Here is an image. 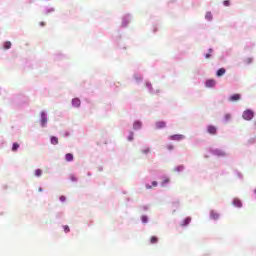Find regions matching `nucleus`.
<instances>
[{
  "label": "nucleus",
  "instance_id": "nucleus-1",
  "mask_svg": "<svg viewBox=\"0 0 256 256\" xmlns=\"http://www.w3.org/2000/svg\"><path fill=\"white\" fill-rule=\"evenodd\" d=\"M242 117H243V119H245V121H251V119H253V117H255V113H253L252 110H245L243 112Z\"/></svg>",
  "mask_w": 256,
  "mask_h": 256
},
{
  "label": "nucleus",
  "instance_id": "nucleus-2",
  "mask_svg": "<svg viewBox=\"0 0 256 256\" xmlns=\"http://www.w3.org/2000/svg\"><path fill=\"white\" fill-rule=\"evenodd\" d=\"M171 141H182V139H185V136L183 134H175L169 137Z\"/></svg>",
  "mask_w": 256,
  "mask_h": 256
},
{
  "label": "nucleus",
  "instance_id": "nucleus-3",
  "mask_svg": "<svg viewBox=\"0 0 256 256\" xmlns=\"http://www.w3.org/2000/svg\"><path fill=\"white\" fill-rule=\"evenodd\" d=\"M207 132L209 133V135H217V127L209 125L207 127Z\"/></svg>",
  "mask_w": 256,
  "mask_h": 256
},
{
  "label": "nucleus",
  "instance_id": "nucleus-4",
  "mask_svg": "<svg viewBox=\"0 0 256 256\" xmlns=\"http://www.w3.org/2000/svg\"><path fill=\"white\" fill-rule=\"evenodd\" d=\"M241 100V94H234L229 97V101L232 103H235V101H240Z\"/></svg>",
  "mask_w": 256,
  "mask_h": 256
},
{
  "label": "nucleus",
  "instance_id": "nucleus-5",
  "mask_svg": "<svg viewBox=\"0 0 256 256\" xmlns=\"http://www.w3.org/2000/svg\"><path fill=\"white\" fill-rule=\"evenodd\" d=\"M41 123L43 127H45V125L47 124V115L45 114V112L41 113Z\"/></svg>",
  "mask_w": 256,
  "mask_h": 256
},
{
  "label": "nucleus",
  "instance_id": "nucleus-6",
  "mask_svg": "<svg viewBox=\"0 0 256 256\" xmlns=\"http://www.w3.org/2000/svg\"><path fill=\"white\" fill-rule=\"evenodd\" d=\"M167 124L163 121L156 122V129H165Z\"/></svg>",
  "mask_w": 256,
  "mask_h": 256
},
{
  "label": "nucleus",
  "instance_id": "nucleus-7",
  "mask_svg": "<svg viewBox=\"0 0 256 256\" xmlns=\"http://www.w3.org/2000/svg\"><path fill=\"white\" fill-rule=\"evenodd\" d=\"M73 107H80L81 106V100L79 98H74L72 100Z\"/></svg>",
  "mask_w": 256,
  "mask_h": 256
},
{
  "label": "nucleus",
  "instance_id": "nucleus-8",
  "mask_svg": "<svg viewBox=\"0 0 256 256\" xmlns=\"http://www.w3.org/2000/svg\"><path fill=\"white\" fill-rule=\"evenodd\" d=\"M189 223H191V217L185 218L181 223V227H186V225H189Z\"/></svg>",
  "mask_w": 256,
  "mask_h": 256
},
{
  "label": "nucleus",
  "instance_id": "nucleus-9",
  "mask_svg": "<svg viewBox=\"0 0 256 256\" xmlns=\"http://www.w3.org/2000/svg\"><path fill=\"white\" fill-rule=\"evenodd\" d=\"M215 84H216L215 80H207L206 81V87H209V88L215 87Z\"/></svg>",
  "mask_w": 256,
  "mask_h": 256
},
{
  "label": "nucleus",
  "instance_id": "nucleus-10",
  "mask_svg": "<svg viewBox=\"0 0 256 256\" xmlns=\"http://www.w3.org/2000/svg\"><path fill=\"white\" fill-rule=\"evenodd\" d=\"M226 71L225 68H220L216 73L217 77H223V74L226 73Z\"/></svg>",
  "mask_w": 256,
  "mask_h": 256
},
{
  "label": "nucleus",
  "instance_id": "nucleus-11",
  "mask_svg": "<svg viewBox=\"0 0 256 256\" xmlns=\"http://www.w3.org/2000/svg\"><path fill=\"white\" fill-rule=\"evenodd\" d=\"M233 205H234V207H241L243 204L241 203V200L235 198L233 200Z\"/></svg>",
  "mask_w": 256,
  "mask_h": 256
},
{
  "label": "nucleus",
  "instance_id": "nucleus-12",
  "mask_svg": "<svg viewBox=\"0 0 256 256\" xmlns=\"http://www.w3.org/2000/svg\"><path fill=\"white\" fill-rule=\"evenodd\" d=\"M51 144L52 145H58L59 144V138L52 136L51 137Z\"/></svg>",
  "mask_w": 256,
  "mask_h": 256
},
{
  "label": "nucleus",
  "instance_id": "nucleus-13",
  "mask_svg": "<svg viewBox=\"0 0 256 256\" xmlns=\"http://www.w3.org/2000/svg\"><path fill=\"white\" fill-rule=\"evenodd\" d=\"M65 160L68 161V162L73 161V154L67 153V154L65 155Z\"/></svg>",
  "mask_w": 256,
  "mask_h": 256
},
{
  "label": "nucleus",
  "instance_id": "nucleus-14",
  "mask_svg": "<svg viewBox=\"0 0 256 256\" xmlns=\"http://www.w3.org/2000/svg\"><path fill=\"white\" fill-rule=\"evenodd\" d=\"M159 241V238H157L156 236H152L151 238H150V243L152 244V245H155V243H157Z\"/></svg>",
  "mask_w": 256,
  "mask_h": 256
},
{
  "label": "nucleus",
  "instance_id": "nucleus-15",
  "mask_svg": "<svg viewBox=\"0 0 256 256\" xmlns=\"http://www.w3.org/2000/svg\"><path fill=\"white\" fill-rule=\"evenodd\" d=\"M41 175H43V170H41V169H36V170H35V176H36V177H41Z\"/></svg>",
  "mask_w": 256,
  "mask_h": 256
},
{
  "label": "nucleus",
  "instance_id": "nucleus-16",
  "mask_svg": "<svg viewBox=\"0 0 256 256\" xmlns=\"http://www.w3.org/2000/svg\"><path fill=\"white\" fill-rule=\"evenodd\" d=\"M205 19H207L208 21H211V19H213V14H211V12H207L205 15Z\"/></svg>",
  "mask_w": 256,
  "mask_h": 256
},
{
  "label": "nucleus",
  "instance_id": "nucleus-17",
  "mask_svg": "<svg viewBox=\"0 0 256 256\" xmlns=\"http://www.w3.org/2000/svg\"><path fill=\"white\" fill-rule=\"evenodd\" d=\"M141 122H139V121H136V122H134V125H133V127H134V129H141Z\"/></svg>",
  "mask_w": 256,
  "mask_h": 256
},
{
  "label": "nucleus",
  "instance_id": "nucleus-18",
  "mask_svg": "<svg viewBox=\"0 0 256 256\" xmlns=\"http://www.w3.org/2000/svg\"><path fill=\"white\" fill-rule=\"evenodd\" d=\"M19 149V143H17V142H15V143H13V145H12V151H17Z\"/></svg>",
  "mask_w": 256,
  "mask_h": 256
},
{
  "label": "nucleus",
  "instance_id": "nucleus-19",
  "mask_svg": "<svg viewBox=\"0 0 256 256\" xmlns=\"http://www.w3.org/2000/svg\"><path fill=\"white\" fill-rule=\"evenodd\" d=\"M11 41H7L4 43V49H9L11 47Z\"/></svg>",
  "mask_w": 256,
  "mask_h": 256
},
{
  "label": "nucleus",
  "instance_id": "nucleus-20",
  "mask_svg": "<svg viewBox=\"0 0 256 256\" xmlns=\"http://www.w3.org/2000/svg\"><path fill=\"white\" fill-rule=\"evenodd\" d=\"M212 219H219V214H216L215 212H211Z\"/></svg>",
  "mask_w": 256,
  "mask_h": 256
},
{
  "label": "nucleus",
  "instance_id": "nucleus-21",
  "mask_svg": "<svg viewBox=\"0 0 256 256\" xmlns=\"http://www.w3.org/2000/svg\"><path fill=\"white\" fill-rule=\"evenodd\" d=\"M211 53H213V49H209V53L205 55V58L209 59L211 57Z\"/></svg>",
  "mask_w": 256,
  "mask_h": 256
},
{
  "label": "nucleus",
  "instance_id": "nucleus-22",
  "mask_svg": "<svg viewBox=\"0 0 256 256\" xmlns=\"http://www.w3.org/2000/svg\"><path fill=\"white\" fill-rule=\"evenodd\" d=\"M215 153H216V155L225 156V152H223L221 150H216Z\"/></svg>",
  "mask_w": 256,
  "mask_h": 256
},
{
  "label": "nucleus",
  "instance_id": "nucleus-23",
  "mask_svg": "<svg viewBox=\"0 0 256 256\" xmlns=\"http://www.w3.org/2000/svg\"><path fill=\"white\" fill-rule=\"evenodd\" d=\"M223 5H224L225 7H229V5H231V2H230L229 0H225V1L223 2Z\"/></svg>",
  "mask_w": 256,
  "mask_h": 256
},
{
  "label": "nucleus",
  "instance_id": "nucleus-24",
  "mask_svg": "<svg viewBox=\"0 0 256 256\" xmlns=\"http://www.w3.org/2000/svg\"><path fill=\"white\" fill-rule=\"evenodd\" d=\"M141 220H142V223H147L148 218H147V216H142Z\"/></svg>",
  "mask_w": 256,
  "mask_h": 256
},
{
  "label": "nucleus",
  "instance_id": "nucleus-25",
  "mask_svg": "<svg viewBox=\"0 0 256 256\" xmlns=\"http://www.w3.org/2000/svg\"><path fill=\"white\" fill-rule=\"evenodd\" d=\"M128 141H133V132H130L128 136Z\"/></svg>",
  "mask_w": 256,
  "mask_h": 256
},
{
  "label": "nucleus",
  "instance_id": "nucleus-26",
  "mask_svg": "<svg viewBox=\"0 0 256 256\" xmlns=\"http://www.w3.org/2000/svg\"><path fill=\"white\" fill-rule=\"evenodd\" d=\"M66 199L67 198L65 196H60V201H62V203H65Z\"/></svg>",
  "mask_w": 256,
  "mask_h": 256
},
{
  "label": "nucleus",
  "instance_id": "nucleus-27",
  "mask_svg": "<svg viewBox=\"0 0 256 256\" xmlns=\"http://www.w3.org/2000/svg\"><path fill=\"white\" fill-rule=\"evenodd\" d=\"M225 119H226V121H229V119H231V115L230 114H225Z\"/></svg>",
  "mask_w": 256,
  "mask_h": 256
},
{
  "label": "nucleus",
  "instance_id": "nucleus-28",
  "mask_svg": "<svg viewBox=\"0 0 256 256\" xmlns=\"http://www.w3.org/2000/svg\"><path fill=\"white\" fill-rule=\"evenodd\" d=\"M64 231H65V233H69V231H70L69 226H64Z\"/></svg>",
  "mask_w": 256,
  "mask_h": 256
},
{
  "label": "nucleus",
  "instance_id": "nucleus-29",
  "mask_svg": "<svg viewBox=\"0 0 256 256\" xmlns=\"http://www.w3.org/2000/svg\"><path fill=\"white\" fill-rule=\"evenodd\" d=\"M246 63H248V64H249V63H253V59H252V58H247V59H246Z\"/></svg>",
  "mask_w": 256,
  "mask_h": 256
},
{
  "label": "nucleus",
  "instance_id": "nucleus-30",
  "mask_svg": "<svg viewBox=\"0 0 256 256\" xmlns=\"http://www.w3.org/2000/svg\"><path fill=\"white\" fill-rule=\"evenodd\" d=\"M167 149H168L169 151H173L174 147H173V145H168V146H167Z\"/></svg>",
  "mask_w": 256,
  "mask_h": 256
},
{
  "label": "nucleus",
  "instance_id": "nucleus-31",
  "mask_svg": "<svg viewBox=\"0 0 256 256\" xmlns=\"http://www.w3.org/2000/svg\"><path fill=\"white\" fill-rule=\"evenodd\" d=\"M142 153H144L145 155H147V153H149V148H146V149L142 150Z\"/></svg>",
  "mask_w": 256,
  "mask_h": 256
},
{
  "label": "nucleus",
  "instance_id": "nucleus-32",
  "mask_svg": "<svg viewBox=\"0 0 256 256\" xmlns=\"http://www.w3.org/2000/svg\"><path fill=\"white\" fill-rule=\"evenodd\" d=\"M152 187H157V181L152 182Z\"/></svg>",
  "mask_w": 256,
  "mask_h": 256
},
{
  "label": "nucleus",
  "instance_id": "nucleus-33",
  "mask_svg": "<svg viewBox=\"0 0 256 256\" xmlns=\"http://www.w3.org/2000/svg\"><path fill=\"white\" fill-rule=\"evenodd\" d=\"M146 189H153V187L151 185L147 184Z\"/></svg>",
  "mask_w": 256,
  "mask_h": 256
},
{
  "label": "nucleus",
  "instance_id": "nucleus-34",
  "mask_svg": "<svg viewBox=\"0 0 256 256\" xmlns=\"http://www.w3.org/2000/svg\"><path fill=\"white\" fill-rule=\"evenodd\" d=\"M40 27H45V22H40Z\"/></svg>",
  "mask_w": 256,
  "mask_h": 256
},
{
  "label": "nucleus",
  "instance_id": "nucleus-35",
  "mask_svg": "<svg viewBox=\"0 0 256 256\" xmlns=\"http://www.w3.org/2000/svg\"><path fill=\"white\" fill-rule=\"evenodd\" d=\"M166 183H169V179H165L164 181H163V184L165 185Z\"/></svg>",
  "mask_w": 256,
  "mask_h": 256
},
{
  "label": "nucleus",
  "instance_id": "nucleus-36",
  "mask_svg": "<svg viewBox=\"0 0 256 256\" xmlns=\"http://www.w3.org/2000/svg\"><path fill=\"white\" fill-rule=\"evenodd\" d=\"M38 191H40V192L43 191V188L40 187V188L38 189Z\"/></svg>",
  "mask_w": 256,
  "mask_h": 256
}]
</instances>
